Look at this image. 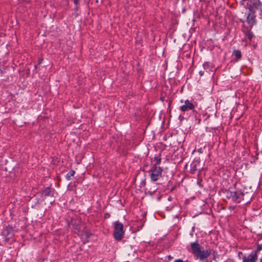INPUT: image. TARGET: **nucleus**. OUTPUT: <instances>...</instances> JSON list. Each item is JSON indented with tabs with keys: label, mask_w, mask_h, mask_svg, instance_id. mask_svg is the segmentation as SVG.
Here are the masks:
<instances>
[{
	"label": "nucleus",
	"mask_w": 262,
	"mask_h": 262,
	"mask_svg": "<svg viewBox=\"0 0 262 262\" xmlns=\"http://www.w3.org/2000/svg\"><path fill=\"white\" fill-rule=\"evenodd\" d=\"M188 250L201 261L207 258L211 254V250L210 249L204 250L203 247L198 242L191 243L190 249H188Z\"/></svg>",
	"instance_id": "nucleus-1"
},
{
	"label": "nucleus",
	"mask_w": 262,
	"mask_h": 262,
	"mask_svg": "<svg viewBox=\"0 0 262 262\" xmlns=\"http://www.w3.org/2000/svg\"><path fill=\"white\" fill-rule=\"evenodd\" d=\"M223 193L227 199L236 203H240L243 200L244 195V192L241 190H235V189L226 190Z\"/></svg>",
	"instance_id": "nucleus-2"
},
{
	"label": "nucleus",
	"mask_w": 262,
	"mask_h": 262,
	"mask_svg": "<svg viewBox=\"0 0 262 262\" xmlns=\"http://www.w3.org/2000/svg\"><path fill=\"white\" fill-rule=\"evenodd\" d=\"M249 10L251 13H256L260 18H262V1L260 0H250Z\"/></svg>",
	"instance_id": "nucleus-3"
},
{
	"label": "nucleus",
	"mask_w": 262,
	"mask_h": 262,
	"mask_svg": "<svg viewBox=\"0 0 262 262\" xmlns=\"http://www.w3.org/2000/svg\"><path fill=\"white\" fill-rule=\"evenodd\" d=\"M123 225L119 221H117L114 223V232L113 236L117 241H120L124 235Z\"/></svg>",
	"instance_id": "nucleus-4"
},
{
	"label": "nucleus",
	"mask_w": 262,
	"mask_h": 262,
	"mask_svg": "<svg viewBox=\"0 0 262 262\" xmlns=\"http://www.w3.org/2000/svg\"><path fill=\"white\" fill-rule=\"evenodd\" d=\"M163 169L159 166H153L149 170L150 179L152 181H156L162 177Z\"/></svg>",
	"instance_id": "nucleus-5"
},
{
	"label": "nucleus",
	"mask_w": 262,
	"mask_h": 262,
	"mask_svg": "<svg viewBox=\"0 0 262 262\" xmlns=\"http://www.w3.org/2000/svg\"><path fill=\"white\" fill-rule=\"evenodd\" d=\"M3 235L6 240H8L13 237L14 235L13 229L12 227L7 226L2 232Z\"/></svg>",
	"instance_id": "nucleus-6"
},
{
	"label": "nucleus",
	"mask_w": 262,
	"mask_h": 262,
	"mask_svg": "<svg viewBox=\"0 0 262 262\" xmlns=\"http://www.w3.org/2000/svg\"><path fill=\"white\" fill-rule=\"evenodd\" d=\"M257 258L258 256L256 255V253L253 252L252 253H250L248 256L244 255L242 262H256Z\"/></svg>",
	"instance_id": "nucleus-7"
},
{
	"label": "nucleus",
	"mask_w": 262,
	"mask_h": 262,
	"mask_svg": "<svg viewBox=\"0 0 262 262\" xmlns=\"http://www.w3.org/2000/svg\"><path fill=\"white\" fill-rule=\"evenodd\" d=\"M194 105L189 100L185 101V104L180 107V110L182 112H186L188 110H192L194 108Z\"/></svg>",
	"instance_id": "nucleus-8"
},
{
	"label": "nucleus",
	"mask_w": 262,
	"mask_h": 262,
	"mask_svg": "<svg viewBox=\"0 0 262 262\" xmlns=\"http://www.w3.org/2000/svg\"><path fill=\"white\" fill-rule=\"evenodd\" d=\"M256 13H251L250 12L247 17V21L250 27H252L255 23Z\"/></svg>",
	"instance_id": "nucleus-9"
},
{
	"label": "nucleus",
	"mask_w": 262,
	"mask_h": 262,
	"mask_svg": "<svg viewBox=\"0 0 262 262\" xmlns=\"http://www.w3.org/2000/svg\"><path fill=\"white\" fill-rule=\"evenodd\" d=\"M200 165V162L198 160L193 161L190 165V172L192 174L195 173L198 170V167Z\"/></svg>",
	"instance_id": "nucleus-10"
},
{
	"label": "nucleus",
	"mask_w": 262,
	"mask_h": 262,
	"mask_svg": "<svg viewBox=\"0 0 262 262\" xmlns=\"http://www.w3.org/2000/svg\"><path fill=\"white\" fill-rule=\"evenodd\" d=\"M42 195L44 197L52 196L53 195V191L50 187H46L43 190Z\"/></svg>",
	"instance_id": "nucleus-11"
},
{
	"label": "nucleus",
	"mask_w": 262,
	"mask_h": 262,
	"mask_svg": "<svg viewBox=\"0 0 262 262\" xmlns=\"http://www.w3.org/2000/svg\"><path fill=\"white\" fill-rule=\"evenodd\" d=\"M233 55H234L235 56L237 60L241 59L242 57L241 52V51L238 50H234L233 51Z\"/></svg>",
	"instance_id": "nucleus-12"
},
{
	"label": "nucleus",
	"mask_w": 262,
	"mask_h": 262,
	"mask_svg": "<svg viewBox=\"0 0 262 262\" xmlns=\"http://www.w3.org/2000/svg\"><path fill=\"white\" fill-rule=\"evenodd\" d=\"M75 172L74 170H71L66 175V179L70 180L72 177H73Z\"/></svg>",
	"instance_id": "nucleus-13"
},
{
	"label": "nucleus",
	"mask_w": 262,
	"mask_h": 262,
	"mask_svg": "<svg viewBox=\"0 0 262 262\" xmlns=\"http://www.w3.org/2000/svg\"><path fill=\"white\" fill-rule=\"evenodd\" d=\"M154 160L156 161V164L155 165H159L161 163V159L160 157L157 156L154 158Z\"/></svg>",
	"instance_id": "nucleus-14"
},
{
	"label": "nucleus",
	"mask_w": 262,
	"mask_h": 262,
	"mask_svg": "<svg viewBox=\"0 0 262 262\" xmlns=\"http://www.w3.org/2000/svg\"><path fill=\"white\" fill-rule=\"evenodd\" d=\"M262 249V245H258L257 246V249L255 251H253L251 253H252L253 252H255L256 253V255L257 256V253L259 252Z\"/></svg>",
	"instance_id": "nucleus-15"
},
{
	"label": "nucleus",
	"mask_w": 262,
	"mask_h": 262,
	"mask_svg": "<svg viewBox=\"0 0 262 262\" xmlns=\"http://www.w3.org/2000/svg\"><path fill=\"white\" fill-rule=\"evenodd\" d=\"M204 69H208L209 68V63L208 62H205L203 64Z\"/></svg>",
	"instance_id": "nucleus-16"
},
{
	"label": "nucleus",
	"mask_w": 262,
	"mask_h": 262,
	"mask_svg": "<svg viewBox=\"0 0 262 262\" xmlns=\"http://www.w3.org/2000/svg\"><path fill=\"white\" fill-rule=\"evenodd\" d=\"M253 34L251 33H249L248 34H247V37L250 40H251V39L253 37Z\"/></svg>",
	"instance_id": "nucleus-17"
},
{
	"label": "nucleus",
	"mask_w": 262,
	"mask_h": 262,
	"mask_svg": "<svg viewBox=\"0 0 262 262\" xmlns=\"http://www.w3.org/2000/svg\"><path fill=\"white\" fill-rule=\"evenodd\" d=\"M187 261H183L182 259H176L175 260V261L174 262H187Z\"/></svg>",
	"instance_id": "nucleus-18"
},
{
	"label": "nucleus",
	"mask_w": 262,
	"mask_h": 262,
	"mask_svg": "<svg viewBox=\"0 0 262 262\" xmlns=\"http://www.w3.org/2000/svg\"><path fill=\"white\" fill-rule=\"evenodd\" d=\"M204 71H200L199 72V74L201 76H203L204 75Z\"/></svg>",
	"instance_id": "nucleus-19"
},
{
	"label": "nucleus",
	"mask_w": 262,
	"mask_h": 262,
	"mask_svg": "<svg viewBox=\"0 0 262 262\" xmlns=\"http://www.w3.org/2000/svg\"><path fill=\"white\" fill-rule=\"evenodd\" d=\"M243 255V253L242 252H238V257L239 258H241V255Z\"/></svg>",
	"instance_id": "nucleus-20"
},
{
	"label": "nucleus",
	"mask_w": 262,
	"mask_h": 262,
	"mask_svg": "<svg viewBox=\"0 0 262 262\" xmlns=\"http://www.w3.org/2000/svg\"><path fill=\"white\" fill-rule=\"evenodd\" d=\"M79 0H73L74 3L76 5L78 4Z\"/></svg>",
	"instance_id": "nucleus-21"
},
{
	"label": "nucleus",
	"mask_w": 262,
	"mask_h": 262,
	"mask_svg": "<svg viewBox=\"0 0 262 262\" xmlns=\"http://www.w3.org/2000/svg\"><path fill=\"white\" fill-rule=\"evenodd\" d=\"M167 258H168V259L169 260H171V259L172 258V257L171 256H170V255H168V256H167Z\"/></svg>",
	"instance_id": "nucleus-22"
},
{
	"label": "nucleus",
	"mask_w": 262,
	"mask_h": 262,
	"mask_svg": "<svg viewBox=\"0 0 262 262\" xmlns=\"http://www.w3.org/2000/svg\"><path fill=\"white\" fill-rule=\"evenodd\" d=\"M215 251H214V252H213L214 256H213V260H215Z\"/></svg>",
	"instance_id": "nucleus-23"
},
{
	"label": "nucleus",
	"mask_w": 262,
	"mask_h": 262,
	"mask_svg": "<svg viewBox=\"0 0 262 262\" xmlns=\"http://www.w3.org/2000/svg\"><path fill=\"white\" fill-rule=\"evenodd\" d=\"M172 199V198L171 196H169L168 198V200L169 201H171Z\"/></svg>",
	"instance_id": "nucleus-24"
},
{
	"label": "nucleus",
	"mask_w": 262,
	"mask_h": 262,
	"mask_svg": "<svg viewBox=\"0 0 262 262\" xmlns=\"http://www.w3.org/2000/svg\"><path fill=\"white\" fill-rule=\"evenodd\" d=\"M109 216H110V215L107 213L105 214V217H106L107 216L108 217Z\"/></svg>",
	"instance_id": "nucleus-25"
},
{
	"label": "nucleus",
	"mask_w": 262,
	"mask_h": 262,
	"mask_svg": "<svg viewBox=\"0 0 262 262\" xmlns=\"http://www.w3.org/2000/svg\"><path fill=\"white\" fill-rule=\"evenodd\" d=\"M260 262H262V257L260 259Z\"/></svg>",
	"instance_id": "nucleus-26"
}]
</instances>
